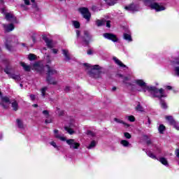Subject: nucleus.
Instances as JSON below:
<instances>
[{"mask_svg":"<svg viewBox=\"0 0 179 179\" xmlns=\"http://www.w3.org/2000/svg\"><path fill=\"white\" fill-rule=\"evenodd\" d=\"M124 138H126L127 139H131L132 138V136L131 135V134L128 132H124Z\"/></svg>","mask_w":179,"mask_h":179,"instance_id":"obj_41","label":"nucleus"},{"mask_svg":"<svg viewBox=\"0 0 179 179\" xmlns=\"http://www.w3.org/2000/svg\"><path fill=\"white\" fill-rule=\"evenodd\" d=\"M28 59L29 61H35V59H37V56L34 54L31 53L28 55Z\"/></svg>","mask_w":179,"mask_h":179,"instance_id":"obj_32","label":"nucleus"},{"mask_svg":"<svg viewBox=\"0 0 179 179\" xmlns=\"http://www.w3.org/2000/svg\"><path fill=\"white\" fill-rule=\"evenodd\" d=\"M54 133H55V138H56V139H59L62 142H65V141H66V137L62 136L61 135L58 134V129H55Z\"/></svg>","mask_w":179,"mask_h":179,"instance_id":"obj_17","label":"nucleus"},{"mask_svg":"<svg viewBox=\"0 0 179 179\" xmlns=\"http://www.w3.org/2000/svg\"><path fill=\"white\" fill-rule=\"evenodd\" d=\"M158 131L159 134L163 135V134H164V131H166V126H164V124H159L158 127Z\"/></svg>","mask_w":179,"mask_h":179,"instance_id":"obj_27","label":"nucleus"},{"mask_svg":"<svg viewBox=\"0 0 179 179\" xmlns=\"http://www.w3.org/2000/svg\"><path fill=\"white\" fill-rule=\"evenodd\" d=\"M128 120L130 121V122H135V116L130 115L128 117Z\"/></svg>","mask_w":179,"mask_h":179,"instance_id":"obj_43","label":"nucleus"},{"mask_svg":"<svg viewBox=\"0 0 179 179\" xmlns=\"http://www.w3.org/2000/svg\"><path fill=\"white\" fill-rule=\"evenodd\" d=\"M103 36L105 38H107V40H110V41H113V43H117V41H118V38L117 37V35L114 34L104 33Z\"/></svg>","mask_w":179,"mask_h":179,"instance_id":"obj_10","label":"nucleus"},{"mask_svg":"<svg viewBox=\"0 0 179 179\" xmlns=\"http://www.w3.org/2000/svg\"><path fill=\"white\" fill-rule=\"evenodd\" d=\"M124 9H125L126 10H130V11H131V12H134V10H135V9H136V8L135 7V4L131 3V4H129V6H125V7H124Z\"/></svg>","mask_w":179,"mask_h":179,"instance_id":"obj_21","label":"nucleus"},{"mask_svg":"<svg viewBox=\"0 0 179 179\" xmlns=\"http://www.w3.org/2000/svg\"><path fill=\"white\" fill-rule=\"evenodd\" d=\"M113 61H115V64L120 66L121 68H128L127 65L124 64L122 62L118 59L116 57H113Z\"/></svg>","mask_w":179,"mask_h":179,"instance_id":"obj_16","label":"nucleus"},{"mask_svg":"<svg viewBox=\"0 0 179 179\" xmlns=\"http://www.w3.org/2000/svg\"><path fill=\"white\" fill-rule=\"evenodd\" d=\"M146 144H147V145H152V141H151V140H148V141H146Z\"/></svg>","mask_w":179,"mask_h":179,"instance_id":"obj_60","label":"nucleus"},{"mask_svg":"<svg viewBox=\"0 0 179 179\" xmlns=\"http://www.w3.org/2000/svg\"><path fill=\"white\" fill-rule=\"evenodd\" d=\"M2 26H3L6 33H9L15 29V25H13V23L9 24H3Z\"/></svg>","mask_w":179,"mask_h":179,"instance_id":"obj_13","label":"nucleus"},{"mask_svg":"<svg viewBox=\"0 0 179 179\" xmlns=\"http://www.w3.org/2000/svg\"><path fill=\"white\" fill-rule=\"evenodd\" d=\"M52 51L53 54H58V50H57V49H52Z\"/></svg>","mask_w":179,"mask_h":179,"instance_id":"obj_59","label":"nucleus"},{"mask_svg":"<svg viewBox=\"0 0 179 179\" xmlns=\"http://www.w3.org/2000/svg\"><path fill=\"white\" fill-rule=\"evenodd\" d=\"M8 78L10 79H13L14 80H15V82H20V80H22L20 75L19 74L16 75L15 73H10L8 75Z\"/></svg>","mask_w":179,"mask_h":179,"instance_id":"obj_15","label":"nucleus"},{"mask_svg":"<svg viewBox=\"0 0 179 179\" xmlns=\"http://www.w3.org/2000/svg\"><path fill=\"white\" fill-rule=\"evenodd\" d=\"M90 78L99 79L101 78V67L99 64H95L91 66V70L88 72Z\"/></svg>","mask_w":179,"mask_h":179,"instance_id":"obj_5","label":"nucleus"},{"mask_svg":"<svg viewBox=\"0 0 179 179\" xmlns=\"http://www.w3.org/2000/svg\"><path fill=\"white\" fill-rule=\"evenodd\" d=\"M45 66L48 69L46 71V82H48V85H57L58 82L53 80L52 75H57V73H58V71L51 67L49 64H45Z\"/></svg>","mask_w":179,"mask_h":179,"instance_id":"obj_3","label":"nucleus"},{"mask_svg":"<svg viewBox=\"0 0 179 179\" xmlns=\"http://www.w3.org/2000/svg\"><path fill=\"white\" fill-rule=\"evenodd\" d=\"M136 111H143V107H142L141 106V103H138L136 106Z\"/></svg>","mask_w":179,"mask_h":179,"instance_id":"obj_39","label":"nucleus"},{"mask_svg":"<svg viewBox=\"0 0 179 179\" xmlns=\"http://www.w3.org/2000/svg\"><path fill=\"white\" fill-rule=\"evenodd\" d=\"M31 38H32L33 43H36V36H32Z\"/></svg>","mask_w":179,"mask_h":179,"instance_id":"obj_62","label":"nucleus"},{"mask_svg":"<svg viewBox=\"0 0 179 179\" xmlns=\"http://www.w3.org/2000/svg\"><path fill=\"white\" fill-rule=\"evenodd\" d=\"M5 46H6V50H8V51H10V52L13 51V46H12V45L9 44V42L8 41V40L6 41Z\"/></svg>","mask_w":179,"mask_h":179,"instance_id":"obj_25","label":"nucleus"},{"mask_svg":"<svg viewBox=\"0 0 179 179\" xmlns=\"http://www.w3.org/2000/svg\"><path fill=\"white\" fill-rule=\"evenodd\" d=\"M108 6H114L115 1L117 0H103Z\"/></svg>","mask_w":179,"mask_h":179,"instance_id":"obj_28","label":"nucleus"},{"mask_svg":"<svg viewBox=\"0 0 179 179\" xmlns=\"http://www.w3.org/2000/svg\"><path fill=\"white\" fill-rule=\"evenodd\" d=\"M66 142L67 145H69L70 149H79L80 148V143L75 142L73 138L66 139Z\"/></svg>","mask_w":179,"mask_h":179,"instance_id":"obj_8","label":"nucleus"},{"mask_svg":"<svg viewBox=\"0 0 179 179\" xmlns=\"http://www.w3.org/2000/svg\"><path fill=\"white\" fill-rule=\"evenodd\" d=\"M34 67L35 68V70L39 73H43V72H44V66L40 65L38 63H35L34 64Z\"/></svg>","mask_w":179,"mask_h":179,"instance_id":"obj_14","label":"nucleus"},{"mask_svg":"<svg viewBox=\"0 0 179 179\" xmlns=\"http://www.w3.org/2000/svg\"><path fill=\"white\" fill-rule=\"evenodd\" d=\"M146 155H148V156L149 157H150L151 159H154V160L157 159V157H156V155H155V154H153V152H152V151H148L146 152Z\"/></svg>","mask_w":179,"mask_h":179,"instance_id":"obj_29","label":"nucleus"},{"mask_svg":"<svg viewBox=\"0 0 179 179\" xmlns=\"http://www.w3.org/2000/svg\"><path fill=\"white\" fill-rule=\"evenodd\" d=\"M151 9H154L156 12H162V10H166V7L160 6L157 2H153L150 5Z\"/></svg>","mask_w":179,"mask_h":179,"instance_id":"obj_9","label":"nucleus"},{"mask_svg":"<svg viewBox=\"0 0 179 179\" xmlns=\"http://www.w3.org/2000/svg\"><path fill=\"white\" fill-rule=\"evenodd\" d=\"M42 40H43L45 41L48 48H50L51 49V48H54V45H52V40L49 39L48 37H47V36L43 35L42 36Z\"/></svg>","mask_w":179,"mask_h":179,"instance_id":"obj_12","label":"nucleus"},{"mask_svg":"<svg viewBox=\"0 0 179 179\" xmlns=\"http://www.w3.org/2000/svg\"><path fill=\"white\" fill-rule=\"evenodd\" d=\"M25 5H30V0H24Z\"/></svg>","mask_w":179,"mask_h":179,"instance_id":"obj_57","label":"nucleus"},{"mask_svg":"<svg viewBox=\"0 0 179 179\" xmlns=\"http://www.w3.org/2000/svg\"><path fill=\"white\" fill-rule=\"evenodd\" d=\"M166 120H167V121H169L170 125H173V124L177 122H176V120H174L173 116H166Z\"/></svg>","mask_w":179,"mask_h":179,"instance_id":"obj_24","label":"nucleus"},{"mask_svg":"<svg viewBox=\"0 0 179 179\" xmlns=\"http://www.w3.org/2000/svg\"><path fill=\"white\" fill-rule=\"evenodd\" d=\"M42 114H43V115H45L46 118H48L50 117V112H48V110H43Z\"/></svg>","mask_w":179,"mask_h":179,"instance_id":"obj_42","label":"nucleus"},{"mask_svg":"<svg viewBox=\"0 0 179 179\" xmlns=\"http://www.w3.org/2000/svg\"><path fill=\"white\" fill-rule=\"evenodd\" d=\"M52 122V119H46L45 120V124H51Z\"/></svg>","mask_w":179,"mask_h":179,"instance_id":"obj_48","label":"nucleus"},{"mask_svg":"<svg viewBox=\"0 0 179 179\" xmlns=\"http://www.w3.org/2000/svg\"><path fill=\"white\" fill-rule=\"evenodd\" d=\"M50 145H51V146H53V148H55V149H57V150H59V146L57 145V143H55V141H51L50 143Z\"/></svg>","mask_w":179,"mask_h":179,"instance_id":"obj_37","label":"nucleus"},{"mask_svg":"<svg viewBox=\"0 0 179 179\" xmlns=\"http://www.w3.org/2000/svg\"><path fill=\"white\" fill-rule=\"evenodd\" d=\"M58 114L59 117H64V115H65V110H59Z\"/></svg>","mask_w":179,"mask_h":179,"instance_id":"obj_44","label":"nucleus"},{"mask_svg":"<svg viewBox=\"0 0 179 179\" xmlns=\"http://www.w3.org/2000/svg\"><path fill=\"white\" fill-rule=\"evenodd\" d=\"M16 122H17V125L18 128H20V129H23L24 128V125L23 124V121H22V120L16 119Z\"/></svg>","mask_w":179,"mask_h":179,"instance_id":"obj_23","label":"nucleus"},{"mask_svg":"<svg viewBox=\"0 0 179 179\" xmlns=\"http://www.w3.org/2000/svg\"><path fill=\"white\" fill-rule=\"evenodd\" d=\"M96 24L98 27H101V26H106V20H96Z\"/></svg>","mask_w":179,"mask_h":179,"instance_id":"obj_20","label":"nucleus"},{"mask_svg":"<svg viewBox=\"0 0 179 179\" xmlns=\"http://www.w3.org/2000/svg\"><path fill=\"white\" fill-rule=\"evenodd\" d=\"M84 66H86L87 68H90V64H89L87 63H85Z\"/></svg>","mask_w":179,"mask_h":179,"instance_id":"obj_61","label":"nucleus"},{"mask_svg":"<svg viewBox=\"0 0 179 179\" xmlns=\"http://www.w3.org/2000/svg\"><path fill=\"white\" fill-rule=\"evenodd\" d=\"M4 72L6 73V75H10V72H12V66L9 64H7L4 69Z\"/></svg>","mask_w":179,"mask_h":179,"instance_id":"obj_22","label":"nucleus"},{"mask_svg":"<svg viewBox=\"0 0 179 179\" xmlns=\"http://www.w3.org/2000/svg\"><path fill=\"white\" fill-rule=\"evenodd\" d=\"M87 55H93V50L92 49H90L87 51Z\"/></svg>","mask_w":179,"mask_h":179,"instance_id":"obj_51","label":"nucleus"},{"mask_svg":"<svg viewBox=\"0 0 179 179\" xmlns=\"http://www.w3.org/2000/svg\"><path fill=\"white\" fill-rule=\"evenodd\" d=\"M69 90H71V87L69 86H66L65 89H64V92H66V93H68V92H69Z\"/></svg>","mask_w":179,"mask_h":179,"instance_id":"obj_52","label":"nucleus"},{"mask_svg":"<svg viewBox=\"0 0 179 179\" xmlns=\"http://www.w3.org/2000/svg\"><path fill=\"white\" fill-rule=\"evenodd\" d=\"M21 66H22L23 69L25 71V72H30L31 71V67L29 65H27L26 63L21 62H20Z\"/></svg>","mask_w":179,"mask_h":179,"instance_id":"obj_18","label":"nucleus"},{"mask_svg":"<svg viewBox=\"0 0 179 179\" xmlns=\"http://www.w3.org/2000/svg\"><path fill=\"white\" fill-rule=\"evenodd\" d=\"M83 41L85 45H89L91 41H93V36L90 35L88 31H84V36H83Z\"/></svg>","mask_w":179,"mask_h":179,"instance_id":"obj_7","label":"nucleus"},{"mask_svg":"<svg viewBox=\"0 0 179 179\" xmlns=\"http://www.w3.org/2000/svg\"><path fill=\"white\" fill-rule=\"evenodd\" d=\"M0 106L3 108V110H8L9 108V104H11V107L13 110V111H17L19 110V103L16 100H15L13 102L10 101V98L9 96H3L2 92L0 91Z\"/></svg>","mask_w":179,"mask_h":179,"instance_id":"obj_1","label":"nucleus"},{"mask_svg":"<svg viewBox=\"0 0 179 179\" xmlns=\"http://www.w3.org/2000/svg\"><path fill=\"white\" fill-rule=\"evenodd\" d=\"M124 85H126V86H134V85H132V83H127V82H126V83H123Z\"/></svg>","mask_w":179,"mask_h":179,"instance_id":"obj_56","label":"nucleus"},{"mask_svg":"<svg viewBox=\"0 0 179 179\" xmlns=\"http://www.w3.org/2000/svg\"><path fill=\"white\" fill-rule=\"evenodd\" d=\"M148 122L149 125H150V124L152 123L150 122V117H148Z\"/></svg>","mask_w":179,"mask_h":179,"instance_id":"obj_64","label":"nucleus"},{"mask_svg":"<svg viewBox=\"0 0 179 179\" xmlns=\"http://www.w3.org/2000/svg\"><path fill=\"white\" fill-rule=\"evenodd\" d=\"M47 89H48V87H44L41 89V93H42L43 97H45V92H47Z\"/></svg>","mask_w":179,"mask_h":179,"instance_id":"obj_40","label":"nucleus"},{"mask_svg":"<svg viewBox=\"0 0 179 179\" xmlns=\"http://www.w3.org/2000/svg\"><path fill=\"white\" fill-rule=\"evenodd\" d=\"M63 55L65 57L66 61H71V56L69 55V51L63 49L62 50Z\"/></svg>","mask_w":179,"mask_h":179,"instance_id":"obj_19","label":"nucleus"},{"mask_svg":"<svg viewBox=\"0 0 179 179\" xmlns=\"http://www.w3.org/2000/svg\"><path fill=\"white\" fill-rule=\"evenodd\" d=\"M115 90H117V87H113L112 88V92H115Z\"/></svg>","mask_w":179,"mask_h":179,"instance_id":"obj_63","label":"nucleus"},{"mask_svg":"<svg viewBox=\"0 0 179 179\" xmlns=\"http://www.w3.org/2000/svg\"><path fill=\"white\" fill-rule=\"evenodd\" d=\"M171 62L173 65H179V56L175 57Z\"/></svg>","mask_w":179,"mask_h":179,"instance_id":"obj_38","label":"nucleus"},{"mask_svg":"<svg viewBox=\"0 0 179 179\" xmlns=\"http://www.w3.org/2000/svg\"><path fill=\"white\" fill-rule=\"evenodd\" d=\"M73 26L75 29H80V22L79 21H73Z\"/></svg>","mask_w":179,"mask_h":179,"instance_id":"obj_34","label":"nucleus"},{"mask_svg":"<svg viewBox=\"0 0 179 179\" xmlns=\"http://www.w3.org/2000/svg\"><path fill=\"white\" fill-rule=\"evenodd\" d=\"M155 1H156V0H144V2L145 3H153V2H155Z\"/></svg>","mask_w":179,"mask_h":179,"instance_id":"obj_49","label":"nucleus"},{"mask_svg":"<svg viewBox=\"0 0 179 179\" xmlns=\"http://www.w3.org/2000/svg\"><path fill=\"white\" fill-rule=\"evenodd\" d=\"M87 134L90 135L91 136H94V134H93V131H92L90 130L87 131Z\"/></svg>","mask_w":179,"mask_h":179,"instance_id":"obj_47","label":"nucleus"},{"mask_svg":"<svg viewBox=\"0 0 179 179\" xmlns=\"http://www.w3.org/2000/svg\"><path fill=\"white\" fill-rule=\"evenodd\" d=\"M114 121L115 122H117V124H123V125H126L127 127H129V124L125 123V122H124V121H122V120H120V119H118L117 117L114 118Z\"/></svg>","mask_w":179,"mask_h":179,"instance_id":"obj_31","label":"nucleus"},{"mask_svg":"<svg viewBox=\"0 0 179 179\" xmlns=\"http://www.w3.org/2000/svg\"><path fill=\"white\" fill-rule=\"evenodd\" d=\"M64 129H65V131H67L68 133H69L70 135H73V134H75V131H73V129H72L70 128V127H64Z\"/></svg>","mask_w":179,"mask_h":179,"instance_id":"obj_35","label":"nucleus"},{"mask_svg":"<svg viewBox=\"0 0 179 179\" xmlns=\"http://www.w3.org/2000/svg\"><path fill=\"white\" fill-rule=\"evenodd\" d=\"M76 33L77 38H79V37L80 36V31L76 30Z\"/></svg>","mask_w":179,"mask_h":179,"instance_id":"obj_53","label":"nucleus"},{"mask_svg":"<svg viewBox=\"0 0 179 179\" xmlns=\"http://www.w3.org/2000/svg\"><path fill=\"white\" fill-rule=\"evenodd\" d=\"M78 12L83 15L84 19L87 20V22H90L92 18V13L89 10V8L86 7H80L78 8Z\"/></svg>","mask_w":179,"mask_h":179,"instance_id":"obj_6","label":"nucleus"},{"mask_svg":"<svg viewBox=\"0 0 179 179\" xmlns=\"http://www.w3.org/2000/svg\"><path fill=\"white\" fill-rule=\"evenodd\" d=\"M166 89H167V90H173V87H171L170 85H167Z\"/></svg>","mask_w":179,"mask_h":179,"instance_id":"obj_58","label":"nucleus"},{"mask_svg":"<svg viewBox=\"0 0 179 179\" xmlns=\"http://www.w3.org/2000/svg\"><path fill=\"white\" fill-rule=\"evenodd\" d=\"M173 126L174 127V128H176V129L179 131V124H178V122H176L175 124H173Z\"/></svg>","mask_w":179,"mask_h":179,"instance_id":"obj_45","label":"nucleus"},{"mask_svg":"<svg viewBox=\"0 0 179 179\" xmlns=\"http://www.w3.org/2000/svg\"><path fill=\"white\" fill-rule=\"evenodd\" d=\"M175 72L176 73V75L179 76V66L175 68Z\"/></svg>","mask_w":179,"mask_h":179,"instance_id":"obj_50","label":"nucleus"},{"mask_svg":"<svg viewBox=\"0 0 179 179\" xmlns=\"http://www.w3.org/2000/svg\"><path fill=\"white\" fill-rule=\"evenodd\" d=\"M5 19L8 22H13V23H16L17 22V19L16 18V17L10 13H7L6 14Z\"/></svg>","mask_w":179,"mask_h":179,"instance_id":"obj_11","label":"nucleus"},{"mask_svg":"<svg viewBox=\"0 0 179 179\" xmlns=\"http://www.w3.org/2000/svg\"><path fill=\"white\" fill-rule=\"evenodd\" d=\"M158 93H159V95L154 94L153 99H159L161 108H162L163 110H167V108H169V106H167V103H166V101L163 99V97H167V95L166 94V93H164V90L163 88H160L159 92Z\"/></svg>","mask_w":179,"mask_h":179,"instance_id":"obj_4","label":"nucleus"},{"mask_svg":"<svg viewBox=\"0 0 179 179\" xmlns=\"http://www.w3.org/2000/svg\"><path fill=\"white\" fill-rule=\"evenodd\" d=\"M134 82L136 85H138V86L142 88V90L144 93H146V91L149 92V93L152 94V99H153V95L157 94V93H159L160 91V90H158V88L156 87L148 86L146 85V83H145L143 80H141V79L135 80Z\"/></svg>","mask_w":179,"mask_h":179,"instance_id":"obj_2","label":"nucleus"},{"mask_svg":"<svg viewBox=\"0 0 179 179\" xmlns=\"http://www.w3.org/2000/svg\"><path fill=\"white\" fill-rule=\"evenodd\" d=\"M159 162L162 164H164V166H169V162H167V159L164 157L159 158Z\"/></svg>","mask_w":179,"mask_h":179,"instance_id":"obj_30","label":"nucleus"},{"mask_svg":"<svg viewBox=\"0 0 179 179\" xmlns=\"http://www.w3.org/2000/svg\"><path fill=\"white\" fill-rule=\"evenodd\" d=\"M96 147V141L93 140L91 141L90 145L87 147V149H93V148Z\"/></svg>","mask_w":179,"mask_h":179,"instance_id":"obj_36","label":"nucleus"},{"mask_svg":"<svg viewBox=\"0 0 179 179\" xmlns=\"http://www.w3.org/2000/svg\"><path fill=\"white\" fill-rule=\"evenodd\" d=\"M30 99L32 100V101H34V100H36V96H34V94H31Z\"/></svg>","mask_w":179,"mask_h":179,"instance_id":"obj_54","label":"nucleus"},{"mask_svg":"<svg viewBox=\"0 0 179 179\" xmlns=\"http://www.w3.org/2000/svg\"><path fill=\"white\" fill-rule=\"evenodd\" d=\"M106 27H108V28L111 27V21H110V20L106 21Z\"/></svg>","mask_w":179,"mask_h":179,"instance_id":"obj_46","label":"nucleus"},{"mask_svg":"<svg viewBox=\"0 0 179 179\" xmlns=\"http://www.w3.org/2000/svg\"><path fill=\"white\" fill-rule=\"evenodd\" d=\"M129 80V78L128 77H124L123 78V83H125L127 81Z\"/></svg>","mask_w":179,"mask_h":179,"instance_id":"obj_55","label":"nucleus"},{"mask_svg":"<svg viewBox=\"0 0 179 179\" xmlns=\"http://www.w3.org/2000/svg\"><path fill=\"white\" fill-rule=\"evenodd\" d=\"M120 143L122 145V146H124V148H128V146H129V142L127 140H122L120 141Z\"/></svg>","mask_w":179,"mask_h":179,"instance_id":"obj_33","label":"nucleus"},{"mask_svg":"<svg viewBox=\"0 0 179 179\" xmlns=\"http://www.w3.org/2000/svg\"><path fill=\"white\" fill-rule=\"evenodd\" d=\"M123 38L127 41H129V42L132 41V36H131V34H127V33L123 34Z\"/></svg>","mask_w":179,"mask_h":179,"instance_id":"obj_26","label":"nucleus"}]
</instances>
